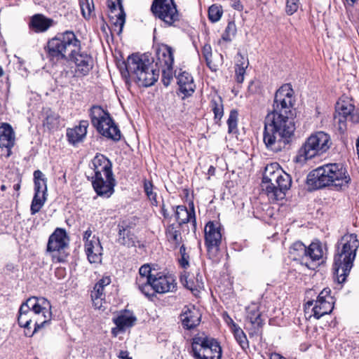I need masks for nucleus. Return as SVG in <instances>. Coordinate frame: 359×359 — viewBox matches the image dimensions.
Here are the masks:
<instances>
[{
  "label": "nucleus",
  "instance_id": "1",
  "mask_svg": "<svg viewBox=\"0 0 359 359\" xmlns=\"http://www.w3.org/2000/svg\"><path fill=\"white\" fill-rule=\"evenodd\" d=\"M293 94L290 84L282 86L275 94L273 110L265 117L263 141L273 151L285 149L295 131Z\"/></svg>",
  "mask_w": 359,
  "mask_h": 359
},
{
  "label": "nucleus",
  "instance_id": "2",
  "mask_svg": "<svg viewBox=\"0 0 359 359\" xmlns=\"http://www.w3.org/2000/svg\"><path fill=\"white\" fill-rule=\"evenodd\" d=\"M350 181L346 169L339 163L325 164L311 172L307 177V184L316 189L330 185L341 189L347 187Z\"/></svg>",
  "mask_w": 359,
  "mask_h": 359
},
{
  "label": "nucleus",
  "instance_id": "3",
  "mask_svg": "<svg viewBox=\"0 0 359 359\" xmlns=\"http://www.w3.org/2000/svg\"><path fill=\"white\" fill-rule=\"evenodd\" d=\"M358 247L359 241L354 233L344 235L338 243L334 258V270L338 283L345 282L353 267Z\"/></svg>",
  "mask_w": 359,
  "mask_h": 359
},
{
  "label": "nucleus",
  "instance_id": "4",
  "mask_svg": "<svg viewBox=\"0 0 359 359\" xmlns=\"http://www.w3.org/2000/svg\"><path fill=\"white\" fill-rule=\"evenodd\" d=\"M291 183L290 175L285 172L277 163L266 166L262 187L269 200L276 201L284 198Z\"/></svg>",
  "mask_w": 359,
  "mask_h": 359
},
{
  "label": "nucleus",
  "instance_id": "5",
  "mask_svg": "<svg viewBox=\"0 0 359 359\" xmlns=\"http://www.w3.org/2000/svg\"><path fill=\"white\" fill-rule=\"evenodd\" d=\"M125 69H121L123 76L133 75L139 86L149 87L155 83L159 76V70L153 68L152 62L145 55L133 54L126 63Z\"/></svg>",
  "mask_w": 359,
  "mask_h": 359
},
{
  "label": "nucleus",
  "instance_id": "6",
  "mask_svg": "<svg viewBox=\"0 0 359 359\" xmlns=\"http://www.w3.org/2000/svg\"><path fill=\"white\" fill-rule=\"evenodd\" d=\"M81 43L73 32L66 31L58 33L50 39L45 49L48 57L51 60H63L69 57L80 50Z\"/></svg>",
  "mask_w": 359,
  "mask_h": 359
},
{
  "label": "nucleus",
  "instance_id": "7",
  "mask_svg": "<svg viewBox=\"0 0 359 359\" xmlns=\"http://www.w3.org/2000/svg\"><path fill=\"white\" fill-rule=\"evenodd\" d=\"M191 354L194 359H221L222 350L215 338L196 334L191 339Z\"/></svg>",
  "mask_w": 359,
  "mask_h": 359
},
{
  "label": "nucleus",
  "instance_id": "8",
  "mask_svg": "<svg viewBox=\"0 0 359 359\" xmlns=\"http://www.w3.org/2000/svg\"><path fill=\"white\" fill-rule=\"evenodd\" d=\"M330 135L323 131L311 134L299 150V161L309 160L325 153L331 147Z\"/></svg>",
  "mask_w": 359,
  "mask_h": 359
},
{
  "label": "nucleus",
  "instance_id": "9",
  "mask_svg": "<svg viewBox=\"0 0 359 359\" xmlns=\"http://www.w3.org/2000/svg\"><path fill=\"white\" fill-rule=\"evenodd\" d=\"M90 116L93 126L103 136L118 141L121 132L115 125L108 111L100 106H93L90 110Z\"/></svg>",
  "mask_w": 359,
  "mask_h": 359
},
{
  "label": "nucleus",
  "instance_id": "10",
  "mask_svg": "<svg viewBox=\"0 0 359 359\" xmlns=\"http://www.w3.org/2000/svg\"><path fill=\"white\" fill-rule=\"evenodd\" d=\"M69 237L66 231L61 228H57L50 236L47 244V251L52 254L54 262H62L67 255L65 250L68 247Z\"/></svg>",
  "mask_w": 359,
  "mask_h": 359
},
{
  "label": "nucleus",
  "instance_id": "11",
  "mask_svg": "<svg viewBox=\"0 0 359 359\" xmlns=\"http://www.w3.org/2000/svg\"><path fill=\"white\" fill-rule=\"evenodd\" d=\"M334 298L331 296V290L324 288L318 295L316 301H308L305 304V309H311L313 316L316 319L330 313L334 309Z\"/></svg>",
  "mask_w": 359,
  "mask_h": 359
},
{
  "label": "nucleus",
  "instance_id": "12",
  "mask_svg": "<svg viewBox=\"0 0 359 359\" xmlns=\"http://www.w3.org/2000/svg\"><path fill=\"white\" fill-rule=\"evenodd\" d=\"M151 11L169 26L179 20V13L173 0H154Z\"/></svg>",
  "mask_w": 359,
  "mask_h": 359
},
{
  "label": "nucleus",
  "instance_id": "13",
  "mask_svg": "<svg viewBox=\"0 0 359 359\" xmlns=\"http://www.w3.org/2000/svg\"><path fill=\"white\" fill-rule=\"evenodd\" d=\"M334 120L339 123L350 121L359 122V110L355 109V106L348 97L340 98L336 104Z\"/></svg>",
  "mask_w": 359,
  "mask_h": 359
},
{
  "label": "nucleus",
  "instance_id": "14",
  "mask_svg": "<svg viewBox=\"0 0 359 359\" xmlns=\"http://www.w3.org/2000/svg\"><path fill=\"white\" fill-rule=\"evenodd\" d=\"M205 242L208 254L218 252L222 242L221 225L218 222H208L205 226Z\"/></svg>",
  "mask_w": 359,
  "mask_h": 359
},
{
  "label": "nucleus",
  "instance_id": "15",
  "mask_svg": "<svg viewBox=\"0 0 359 359\" xmlns=\"http://www.w3.org/2000/svg\"><path fill=\"white\" fill-rule=\"evenodd\" d=\"M149 285L151 286L150 297H153L155 292L164 294L175 292L177 289V283L174 277L161 272L154 276Z\"/></svg>",
  "mask_w": 359,
  "mask_h": 359
},
{
  "label": "nucleus",
  "instance_id": "16",
  "mask_svg": "<svg viewBox=\"0 0 359 359\" xmlns=\"http://www.w3.org/2000/svg\"><path fill=\"white\" fill-rule=\"evenodd\" d=\"M43 307L39 305L36 301V297L29 298L25 303H23L19 309V314L18 318V324L20 327H23L27 330L31 328L32 317L38 316L36 313V309Z\"/></svg>",
  "mask_w": 359,
  "mask_h": 359
},
{
  "label": "nucleus",
  "instance_id": "17",
  "mask_svg": "<svg viewBox=\"0 0 359 359\" xmlns=\"http://www.w3.org/2000/svg\"><path fill=\"white\" fill-rule=\"evenodd\" d=\"M92 184L97 194L104 198H109L114 192L116 181L113 174L92 177Z\"/></svg>",
  "mask_w": 359,
  "mask_h": 359
},
{
  "label": "nucleus",
  "instance_id": "18",
  "mask_svg": "<svg viewBox=\"0 0 359 359\" xmlns=\"http://www.w3.org/2000/svg\"><path fill=\"white\" fill-rule=\"evenodd\" d=\"M36 301L39 303V305H42L43 307L38 308L36 309V313L38 314L36 316L32 317V323L34 325V331L31 334L32 335L34 332H36L38 330L45 326L51 319V305L50 302L43 297H36Z\"/></svg>",
  "mask_w": 359,
  "mask_h": 359
},
{
  "label": "nucleus",
  "instance_id": "19",
  "mask_svg": "<svg viewBox=\"0 0 359 359\" xmlns=\"http://www.w3.org/2000/svg\"><path fill=\"white\" fill-rule=\"evenodd\" d=\"M180 318L182 327L190 330L199 325L201 320V313L195 306L189 305L184 307Z\"/></svg>",
  "mask_w": 359,
  "mask_h": 359
},
{
  "label": "nucleus",
  "instance_id": "20",
  "mask_svg": "<svg viewBox=\"0 0 359 359\" xmlns=\"http://www.w3.org/2000/svg\"><path fill=\"white\" fill-rule=\"evenodd\" d=\"M156 274L151 273L149 264H144L139 269V275L136 278V285L139 290L147 297H150L151 286L149 285Z\"/></svg>",
  "mask_w": 359,
  "mask_h": 359
},
{
  "label": "nucleus",
  "instance_id": "21",
  "mask_svg": "<svg viewBox=\"0 0 359 359\" xmlns=\"http://www.w3.org/2000/svg\"><path fill=\"white\" fill-rule=\"evenodd\" d=\"M75 63L76 72L79 76H86L91 70L93 66V60L90 55L84 53H76L72 55L69 58Z\"/></svg>",
  "mask_w": 359,
  "mask_h": 359
},
{
  "label": "nucleus",
  "instance_id": "22",
  "mask_svg": "<svg viewBox=\"0 0 359 359\" xmlns=\"http://www.w3.org/2000/svg\"><path fill=\"white\" fill-rule=\"evenodd\" d=\"M118 236L116 242L127 248L135 246L136 237L131 231L130 222L123 220L118 224Z\"/></svg>",
  "mask_w": 359,
  "mask_h": 359
},
{
  "label": "nucleus",
  "instance_id": "23",
  "mask_svg": "<svg viewBox=\"0 0 359 359\" xmlns=\"http://www.w3.org/2000/svg\"><path fill=\"white\" fill-rule=\"evenodd\" d=\"M136 320V317L130 311L125 310L121 311L117 317L113 318V322L116 327L112 328V334L116 336L119 332H123L127 328L131 327L135 324Z\"/></svg>",
  "mask_w": 359,
  "mask_h": 359
},
{
  "label": "nucleus",
  "instance_id": "24",
  "mask_svg": "<svg viewBox=\"0 0 359 359\" xmlns=\"http://www.w3.org/2000/svg\"><path fill=\"white\" fill-rule=\"evenodd\" d=\"M85 251L90 263H100L101 262L102 247L97 238L93 236L90 241L85 243Z\"/></svg>",
  "mask_w": 359,
  "mask_h": 359
},
{
  "label": "nucleus",
  "instance_id": "25",
  "mask_svg": "<svg viewBox=\"0 0 359 359\" xmlns=\"http://www.w3.org/2000/svg\"><path fill=\"white\" fill-rule=\"evenodd\" d=\"M175 76L181 93L185 96L191 95L195 89L192 76L189 72L180 69Z\"/></svg>",
  "mask_w": 359,
  "mask_h": 359
},
{
  "label": "nucleus",
  "instance_id": "26",
  "mask_svg": "<svg viewBox=\"0 0 359 359\" xmlns=\"http://www.w3.org/2000/svg\"><path fill=\"white\" fill-rule=\"evenodd\" d=\"M93 176L108 175L113 174L111 162L104 155L97 154L92 161Z\"/></svg>",
  "mask_w": 359,
  "mask_h": 359
},
{
  "label": "nucleus",
  "instance_id": "27",
  "mask_svg": "<svg viewBox=\"0 0 359 359\" xmlns=\"http://www.w3.org/2000/svg\"><path fill=\"white\" fill-rule=\"evenodd\" d=\"M108 6L110 8L111 14L114 15L111 16V18L116 17L114 24L116 26H119V32H121L126 20V14L123 11L122 0H109Z\"/></svg>",
  "mask_w": 359,
  "mask_h": 359
},
{
  "label": "nucleus",
  "instance_id": "28",
  "mask_svg": "<svg viewBox=\"0 0 359 359\" xmlns=\"http://www.w3.org/2000/svg\"><path fill=\"white\" fill-rule=\"evenodd\" d=\"M173 49L168 45L161 46L156 50V65L160 67L173 66Z\"/></svg>",
  "mask_w": 359,
  "mask_h": 359
},
{
  "label": "nucleus",
  "instance_id": "29",
  "mask_svg": "<svg viewBox=\"0 0 359 359\" xmlns=\"http://www.w3.org/2000/svg\"><path fill=\"white\" fill-rule=\"evenodd\" d=\"M15 144V133L11 126L7 123L0 124V147L9 151Z\"/></svg>",
  "mask_w": 359,
  "mask_h": 359
},
{
  "label": "nucleus",
  "instance_id": "30",
  "mask_svg": "<svg viewBox=\"0 0 359 359\" xmlns=\"http://www.w3.org/2000/svg\"><path fill=\"white\" fill-rule=\"evenodd\" d=\"M175 218L180 226L191 222L196 226V221L194 205L188 210L184 205H178L175 210Z\"/></svg>",
  "mask_w": 359,
  "mask_h": 359
},
{
  "label": "nucleus",
  "instance_id": "31",
  "mask_svg": "<svg viewBox=\"0 0 359 359\" xmlns=\"http://www.w3.org/2000/svg\"><path fill=\"white\" fill-rule=\"evenodd\" d=\"M326 248L324 247L320 241L312 242L307 247L306 263H308L309 260L313 262L316 261L323 262L326 255Z\"/></svg>",
  "mask_w": 359,
  "mask_h": 359
},
{
  "label": "nucleus",
  "instance_id": "32",
  "mask_svg": "<svg viewBox=\"0 0 359 359\" xmlns=\"http://www.w3.org/2000/svg\"><path fill=\"white\" fill-rule=\"evenodd\" d=\"M53 20L49 19L41 14L33 15L29 23V28L35 32H43L52 26Z\"/></svg>",
  "mask_w": 359,
  "mask_h": 359
},
{
  "label": "nucleus",
  "instance_id": "33",
  "mask_svg": "<svg viewBox=\"0 0 359 359\" xmlns=\"http://www.w3.org/2000/svg\"><path fill=\"white\" fill-rule=\"evenodd\" d=\"M88 127V121L83 120L80 121L79 126L67 130V136L69 141L72 144L81 141L86 137Z\"/></svg>",
  "mask_w": 359,
  "mask_h": 359
},
{
  "label": "nucleus",
  "instance_id": "34",
  "mask_svg": "<svg viewBox=\"0 0 359 359\" xmlns=\"http://www.w3.org/2000/svg\"><path fill=\"white\" fill-rule=\"evenodd\" d=\"M307 247L301 241H296L291 245L289 250L290 257L292 259L299 261L302 264L306 263Z\"/></svg>",
  "mask_w": 359,
  "mask_h": 359
},
{
  "label": "nucleus",
  "instance_id": "35",
  "mask_svg": "<svg viewBox=\"0 0 359 359\" xmlns=\"http://www.w3.org/2000/svg\"><path fill=\"white\" fill-rule=\"evenodd\" d=\"M247 319L255 329H259L262 327L264 320L262 319L261 312L257 304H252L247 308Z\"/></svg>",
  "mask_w": 359,
  "mask_h": 359
},
{
  "label": "nucleus",
  "instance_id": "36",
  "mask_svg": "<svg viewBox=\"0 0 359 359\" xmlns=\"http://www.w3.org/2000/svg\"><path fill=\"white\" fill-rule=\"evenodd\" d=\"M91 299L94 307L97 309H101L103 304H105L104 290L101 289V286H94L90 294Z\"/></svg>",
  "mask_w": 359,
  "mask_h": 359
},
{
  "label": "nucleus",
  "instance_id": "37",
  "mask_svg": "<svg viewBox=\"0 0 359 359\" xmlns=\"http://www.w3.org/2000/svg\"><path fill=\"white\" fill-rule=\"evenodd\" d=\"M166 238L175 248H177L182 242L181 233L175 226V224L169 225L165 230Z\"/></svg>",
  "mask_w": 359,
  "mask_h": 359
},
{
  "label": "nucleus",
  "instance_id": "38",
  "mask_svg": "<svg viewBox=\"0 0 359 359\" xmlns=\"http://www.w3.org/2000/svg\"><path fill=\"white\" fill-rule=\"evenodd\" d=\"M34 191L35 193L39 194L45 195L47 191L46 179L44 177L43 172L39 170H35L34 172Z\"/></svg>",
  "mask_w": 359,
  "mask_h": 359
},
{
  "label": "nucleus",
  "instance_id": "39",
  "mask_svg": "<svg viewBox=\"0 0 359 359\" xmlns=\"http://www.w3.org/2000/svg\"><path fill=\"white\" fill-rule=\"evenodd\" d=\"M44 114L45 118L43 122L44 127L47 128L48 130H52L58 127L60 116L57 113L48 109L44 111Z\"/></svg>",
  "mask_w": 359,
  "mask_h": 359
},
{
  "label": "nucleus",
  "instance_id": "40",
  "mask_svg": "<svg viewBox=\"0 0 359 359\" xmlns=\"http://www.w3.org/2000/svg\"><path fill=\"white\" fill-rule=\"evenodd\" d=\"M210 107L215 114V118L220 120L224 114L222 98L219 96L214 97L211 100Z\"/></svg>",
  "mask_w": 359,
  "mask_h": 359
},
{
  "label": "nucleus",
  "instance_id": "41",
  "mask_svg": "<svg viewBox=\"0 0 359 359\" xmlns=\"http://www.w3.org/2000/svg\"><path fill=\"white\" fill-rule=\"evenodd\" d=\"M45 201V195L40 196L39 193H35L31 204V214L33 215L39 212L43 206Z\"/></svg>",
  "mask_w": 359,
  "mask_h": 359
},
{
  "label": "nucleus",
  "instance_id": "42",
  "mask_svg": "<svg viewBox=\"0 0 359 359\" xmlns=\"http://www.w3.org/2000/svg\"><path fill=\"white\" fill-rule=\"evenodd\" d=\"M236 26L234 22L230 21L222 34V40L226 42H230L236 34Z\"/></svg>",
  "mask_w": 359,
  "mask_h": 359
},
{
  "label": "nucleus",
  "instance_id": "43",
  "mask_svg": "<svg viewBox=\"0 0 359 359\" xmlns=\"http://www.w3.org/2000/svg\"><path fill=\"white\" fill-rule=\"evenodd\" d=\"M79 4L83 17L89 18L94 8L93 0H79Z\"/></svg>",
  "mask_w": 359,
  "mask_h": 359
},
{
  "label": "nucleus",
  "instance_id": "44",
  "mask_svg": "<svg viewBox=\"0 0 359 359\" xmlns=\"http://www.w3.org/2000/svg\"><path fill=\"white\" fill-rule=\"evenodd\" d=\"M238 112L231 110L227 120L228 131L229 133H236L237 131Z\"/></svg>",
  "mask_w": 359,
  "mask_h": 359
},
{
  "label": "nucleus",
  "instance_id": "45",
  "mask_svg": "<svg viewBox=\"0 0 359 359\" xmlns=\"http://www.w3.org/2000/svg\"><path fill=\"white\" fill-rule=\"evenodd\" d=\"M202 55L205 60L206 64L212 71H216L217 67L212 65V48L210 44H205L202 49Z\"/></svg>",
  "mask_w": 359,
  "mask_h": 359
},
{
  "label": "nucleus",
  "instance_id": "46",
  "mask_svg": "<svg viewBox=\"0 0 359 359\" xmlns=\"http://www.w3.org/2000/svg\"><path fill=\"white\" fill-rule=\"evenodd\" d=\"M222 15V11L219 6L212 5L209 8L208 18L211 22H217L221 18Z\"/></svg>",
  "mask_w": 359,
  "mask_h": 359
},
{
  "label": "nucleus",
  "instance_id": "47",
  "mask_svg": "<svg viewBox=\"0 0 359 359\" xmlns=\"http://www.w3.org/2000/svg\"><path fill=\"white\" fill-rule=\"evenodd\" d=\"M162 71V81L165 86H168L172 79V66L160 67Z\"/></svg>",
  "mask_w": 359,
  "mask_h": 359
},
{
  "label": "nucleus",
  "instance_id": "48",
  "mask_svg": "<svg viewBox=\"0 0 359 359\" xmlns=\"http://www.w3.org/2000/svg\"><path fill=\"white\" fill-rule=\"evenodd\" d=\"M299 4V0H287L286 2V12L288 15H292L294 13Z\"/></svg>",
  "mask_w": 359,
  "mask_h": 359
},
{
  "label": "nucleus",
  "instance_id": "49",
  "mask_svg": "<svg viewBox=\"0 0 359 359\" xmlns=\"http://www.w3.org/2000/svg\"><path fill=\"white\" fill-rule=\"evenodd\" d=\"M247 68L248 67L235 66V76L237 83H242L243 82Z\"/></svg>",
  "mask_w": 359,
  "mask_h": 359
},
{
  "label": "nucleus",
  "instance_id": "50",
  "mask_svg": "<svg viewBox=\"0 0 359 359\" xmlns=\"http://www.w3.org/2000/svg\"><path fill=\"white\" fill-rule=\"evenodd\" d=\"M144 191L150 201H154L156 203V195L152 191V184L149 182H144Z\"/></svg>",
  "mask_w": 359,
  "mask_h": 359
},
{
  "label": "nucleus",
  "instance_id": "51",
  "mask_svg": "<svg viewBox=\"0 0 359 359\" xmlns=\"http://www.w3.org/2000/svg\"><path fill=\"white\" fill-rule=\"evenodd\" d=\"M235 337L241 346L247 344V338L242 330L238 329L236 330Z\"/></svg>",
  "mask_w": 359,
  "mask_h": 359
},
{
  "label": "nucleus",
  "instance_id": "52",
  "mask_svg": "<svg viewBox=\"0 0 359 359\" xmlns=\"http://www.w3.org/2000/svg\"><path fill=\"white\" fill-rule=\"evenodd\" d=\"M249 65V62L247 58H245L241 53H238L236 57V67H248Z\"/></svg>",
  "mask_w": 359,
  "mask_h": 359
},
{
  "label": "nucleus",
  "instance_id": "53",
  "mask_svg": "<svg viewBox=\"0 0 359 359\" xmlns=\"http://www.w3.org/2000/svg\"><path fill=\"white\" fill-rule=\"evenodd\" d=\"M4 271L5 274L11 276L18 271V266L13 263H8L4 268Z\"/></svg>",
  "mask_w": 359,
  "mask_h": 359
},
{
  "label": "nucleus",
  "instance_id": "54",
  "mask_svg": "<svg viewBox=\"0 0 359 359\" xmlns=\"http://www.w3.org/2000/svg\"><path fill=\"white\" fill-rule=\"evenodd\" d=\"M110 276H104L95 285V286H101V289L104 290V287L111 283Z\"/></svg>",
  "mask_w": 359,
  "mask_h": 359
},
{
  "label": "nucleus",
  "instance_id": "55",
  "mask_svg": "<svg viewBox=\"0 0 359 359\" xmlns=\"http://www.w3.org/2000/svg\"><path fill=\"white\" fill-rule=\"evenodd\" d=\"M179 263L183 269H187L189 266V255L188 254L180 255Z\"/></svg>",
  "mask_w": 359,
  "mask_h": 359
},
{
  "label": "nucleus",
  "instance_id": "56",
  "mask_svg": "<svg viewBox=\"0 0 359 359\" xmlns=\"http://www.w3.org/2000/svg\"><path fill=\"white\" fill-rule=\"evenodd\" d=\"M91 235H92V231L88 229H87L84 233H83V240L86 242L88 241H90L91 240H90V238L91 237Z\"/></svg>",
  "mask_w": 359,
  "mask_h": 359
},
{
  "label": "nucleus",
  "instance_id": "57",
  "mask_svg": "<svg viewBox=\"0 0 359 359\" xmlns=\"http://www.w3.org/2000/svg\"><path fill=\"white\" fill-rule=\"evenodd\" d=\"M185 287L191 290H194V284L193 282H191V281H188L187 280H185V284H184Z\"/></svg>",
  "mask_w": 359,
  "mask_h": 359
},
{
  "label": "nucleus",
  "instance_id": "58",
  "mask_svg": "<svg viewBox=\"0 0 359 359\" xmlns=\"http://www.w3.org/2000/svg\"><path fill=\"white\" fill-rule=\"evenodd\" d=\"M270 359H285L278 353H274L271 355Z\"/></svg>",
  "mask_w": 359,
  "mask_h": 359
},
{
  "label": "nucleus",
  "instance_id": "59",
  "mask_svg": "<svg viewBox=\"0 0 359 359\" xmlns=\"http://www.w3.org/2000/svg\"><path fill=\"white\" fill-rule=\"evenodd\" d=\"M180 255H187V254L186 252V248H185V246L184 245L180 246Z\"/></svg>",
  "mask_w": 359,
  "mask_h": 359
},
{
  "label": "nucleus",
  "instance_id": "60",
  "mask_svg": "<svg viewBox=\"0 0 359 359\" xmlns=\"http://www.w3.org/2000/svg\"><path fill=\"white\" fill-rule=\"evenodd\" d=\"M233 7L235 9L238 10V11H240L243 8V6L241 4V3L239 1L237 2L236 4H235L233 5Z\"/></svg>",
  "mask_w": 359,
  "mask_h": 359
},
{
  "label": "nucleus",
  "instance_id": "61",
  "mask_svg": "<svg viewBox=\"0 0 359 359\" xmlns=\"http://www.w3.org/2000/svg\"><path fill=\"white\" fill-rule=\"evenodd\" d=\"M121 357L122 359H132L131 358L128 357L126 352L123 351L121 353Z\"/></svg>",
  "mask_w": 359,
  "mask_h": 359
},
{
  "label": "nucleus",
  "instance_id": "62",
  "mask_svg": "<svg viewBox=\"0 0 359 359\" xmlns=\"http://www.w3.org/2000/svg\"><path fill=\"white\" fill-rule=\"evenodd\" d=\"M162 212H163V215L164 217H165V218L168 217L169 215L167 212V210L165 209L164 205L162 207Z\"/></svg>",
  "mask_w": 359,
  "mask_h": 359
},
{
  "label": "nucleus",
  "instance_id": "63",
  "mask_svg": "<svg viewBox=\"0 0 359 359\" xmlns=\"http://www.w3.org/2000/svg\"><path fill=\"white\" fill-rule=\"evenodd\" d=\"M345 1H346V3L348 4H349L351 6H353L356 1V0H345Z\"/></svg>",
  "mask_w": 359,
  "mask_h": 359
},
{
  "label": "nucleus",
  "instance_id": "64",
  "mask_svg": "<svg viewBox=\"0 0 359 359\" xmlns=\"http://www.w3.org/2000/svg\"><path fill=\"white\" fill-rule=\"evenodd\" d=\"M4 75V70L2 67L0 66V77Z\"/></svg>",
  "mask_w": 359,
  "mask_h": 359
}]
</instances>
